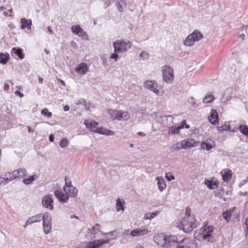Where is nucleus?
<instances>
[{
  "instance_id": "nucleus-43",
  "label": "nucleus",
  "mask_w": 248,
  "mask_h": 248,
  "mask_svg": "<svg viewBox=\"0 0 248 248\" xmlns=\"http://www.w3.org/2000/svg\"><path fill=\"white\" fill-rule=\"evenodd\" d=\"M149 56L148 52L145 51H143L140 53V57L143 60H146L149 58Z\"/></svg>"
},
{
  "instance_id": "nucleus-1",
  "label": "nucleus",
  "mask_w": 248,
  "mask_h": 248,
  "mask_svg": "<svg viewBox=\"0 0 248 248\" xmlns=\"http://www.w3.org/2000/svg\"><path fill=\"white\" fill-rule=\"evenodd\" d=\"M154 240L158 245L165 248H169L175 247L177 238L174 235H165L164 233H159L154 236Z\"/></svg>"
},
{
  "instance_id": "nucleus-13",
  "label": "nucleus",
  "mask_w": 248,
  "mask_h": 248,
  "mask_svg": "<svg viewBox=\"0 0 248 248\" xmlns=\"http://www.w3.org/2000/svg\"><path fill=\"white\" fill-rule=\"evenodd\" d=\"M101 226L98 224L96 223L92 229H88V235L91 238L93 239L95 237V235L98 233H103L101 230Z\"/></svg>"
},
{
  "instance_id": "nucleus-48",
  "label": "nucleus",
  "mask_w": 248,
  "mask_h": 248,
  "mask_svg": "<svg viewBox=\"0 0 248 248\" xmlns=\"http://www.w3.org/2000/svg\"><path fill=\"white\" fill-rule=\"evenodd\" d=\"M79 37H81L83 39L87 40L88 38L87 33L82 30V31L78 35Z\"/></svg>"
},
{
  "instance_id": "nucleus-56",
  "label": "nucleus",
  "mask_w": 248,
  "mask_h": 248,
  "mask_svg": "<svg viewBox=\"0 0 248 248\" xmlns=\"http://www.w3.org/2000/svg\"><path fill=\"white\" fill-rule=\"evenodd\" d=\"M102 60V64L104 66H106L108 65L107 63V59L105 56L101 57Z\"/></svg>"
},
{
  "instance_id": "nucleus-33",
  "label": "nucleus",
  "mask_w": 248,
  "mask_h": 248,
  "mask_svg": "<svg viewBox=\"0 0 248 248\" xmlns=\"http://www.w3.org/2000/svg\"><path fill=\"white\" fill-rule=\"evenodd\" d=\"M4 176L7 177V180L8 181L10 182L14 179H16L17 178V176L15 173V170L12 172H7L4 174Z\"/></svg>"
},
{
  "instance_id": "nucleus-57",
  "label": "nucleus",
  "mask_w": 248,
  "mask_h": 248,
  "mask_svg": "<svg viewBox=\"0 0 248 248\" xmlns=\"http://www.w3.org/2000/svg\"><path fill=\"white\" fill-rule=\"evenodd\" d=\"M15 94L17 95V96H19L20 98L23 97L24 96V94L23 93H21L18 90H17L15 92Z\"/></svg>"
},
{
  "instance_id": "nucleus-46",
  "label": "nucleus",
  "mask_w": 248,
  "mask_h": 248,
  "mask_svg": "<svg viewBox=\"0 0 248 248\" xmlns=\"http://www.w3.org/2000/svg\"><path fill=\"white\" fill-rule=\"evenodd\" d=\"M191 212V209L188 207H186V212H185V217H188L189 218L195 217L194 216H190Z\"/></svg>"
},
{
  "instance_id": "nucleus-40",
  "label": "nucleus",
  "mask_w": 248,
  "mask_h": 248,
  "mask_svg": "<svg viewBox=\"0 0 248 248\" xmlns=\"http://www.w3.org/2000/svg\"><path fill=\"white\" fill-rule=\"evenodd\" d=\"M230 124H222L221 126H217V129L219 131H227V130H230V131H232V130L230 129Z\"/></svg>"
},
{
  "instance_id": "nucleus-32",
  "label": "nucleus",
  "mask_w": 248,
  "mask_h": 248,
  "mask_svg": "<svg viewBox=\"0 0 248 248\" xmlns=\"http://www.w3.org/2000/svg\"><path fill=\"white\" fill-rule=\"evenodd\" d=\"M82 29L81 27L78 25H73L71 27V31L72 32L76 35H78L80 31H82Z\"/></svg>"
},
{
  "instance_id": "nucleus-4",
  "label": "nucleus",
  "mask_w": 248,
  "mask_h": 248,
  "mask_svg": "<svg viewBox=\"0 0 248 248\" xmlns=\"http://www.w3.org/2000/svg\"><path fill=\"white\" fill-rule=\"evenodd\" d=\"M108 113L111 118L119 121H126L130 118V115L127 111L109 109L108 110Z\"/></svg>"
},
{
  "instance_id": "nucleus-20",
  "label": "nucleus",
  "mask_w": 248,
  "mask_h": 248,
  "mask_svg": "<svg viewBox=\"0 0 248 248\" xmlns=\"http://www.w3.org/2000/svg\"><path fill=\"white\" fill-rule=\"evenodd\" d=\"M155 83H154L153 81L150 80L146 81L144 83V87L146 89L153 92L154 93L157 94L159 93V90L156 88L157 86H155Z\"/></svg>"
},
{
  "instance_id": "nucleus-16",
  "label": "nucleus",
  "mask_w": 248,
  "mask_h": 248,
  "mask_svg": "<svg viewBox=\"0 0 248 248\" xmlns=\"http://www.w3.org/2000/svg\"><path fill=\"white\" fill-rule=\"evenodd\" d=\"M214 177H212L210 179H205L204 181L205 185L210 189H214L218 186V182L217 181H214Z\"/></svg>"
},
{
  "instance_id": "nucleus-44",
  "label": "nucleus",
  "mask_w": 248,
  "mask_h": 248,
  "mask_svg": "<svg viewBox=\"0 0 248 248\" xmlns=\"http://www.w3.org/2000/svg\"><path fill=\"white\" fill-rule=\"evenodd\" d=\"M104 130H105V128H103V127H96L95 129L93 130V132L94 133H98L99 134L103 135Z\"/></svg>"
},
{
  "instance_id": "nucleus-38",
  "label": "nucleus",
  "mask_w": 248,
  "mask_h": 248,
  "mask_svg": "<svg viewBox=\"0 0 248 248\" xmlns=\"http://www.w3.org/2000/svg\"><path fill=\"white\" fill-rule=\"evenodd\" d=\"M125 5V1L124 0H119L117 1V3H116L117 8L118 10L120 12H122L124 10L123 6Z\"/></svg>"
},
{
  "instance_id": "nucleus-35",
  "label": "nucleus",
  "mask_w": 248,
  "mask_h": 248,
  "mask_svg": "<svg viewBox=\"0 0 248 248\" xmlns=\"http://www.w3.org/2000/svg\"><path fill=\"white\" fill-rule=\"evenodd\" d=\"M43 216V214L40 213L31 217L30 218L32 220V222H33V223L38 222L41 221L42 220Z\"/></svg>"
},
{
  "instance_id": "nucleus-51",
  "label": "nucleus",
  "mask_w": 248,
  "mask_h": 248,
  "mask_svg": "<svg viewBox=\"0 0 248 248\" xmlns=\"http://www.w3.org/2000/svg\"><path fill=\"white\" fill-rule=\"evenodd\" d=\"M9 182L8 181V180H7V177H6L5 176V177H0V186L1 185H5L7 183H8Z\"/></svg>"
},
{
  "instance_id": "nucleus-9",
  "label": "nucleus",
  "mask_w": 248,
  "mask_h": 248,
  "mask_svg": "<svg viewBox=\"0 0 248 248\" xmlns=\"http://www.w3.org/2000/svg\"><path fill=\"white\" fill-rule=\"evenodd\" d=\"M181 144L180 147H179L177 144H174L171 147V149L172 148L178 150H180L181 149H187L191 148L196 146L195 140L192 139H188L184 140L181 142Z\"/></svg>"
},
{
  "instance_id": "nucleus-36",
  "label": "nucleus",
  "mask_w": 248,
  "mask_h": 248,
  "mask_svg": "<svg viewBox=\"0 0 248 248\" xmlns=\"http://www.w3.org/2000/svg\"><path fill=\"white\" fill-rule=\"evenodd\" d=\"M215 97L213 94H207L203 99V102L205 103H210L214 101Z\"/></svg>"
},
{
  "instance_id": "nucleus-5",
  "label": "nucleus",
  "mask_w": 248,
  "mask_h": 248,
  "mask_svg": "<svg viewBox=\"0 0 248 248\" xmlns=\"http://www.w3.org/2000/svg\"><path fill=\"white\" fill-rule=\"evenodd\" d=\"M203 37L202 33L198 30H195L191 34L189 35L184 41L185 45L191 46L194 45L196 41H198Z\"/></svg>"
},
{
  "instance_id": "nucleus-17",
  "label": "nucleus",
  "mask_w": 248,
  "mask_h": 248,
  "mask_svg": "<svg viewBox=\"0 0 248 248\" xmlns=\"http://www.w3.org/2000/svg\"><path fill=\"white\" fill-rule=\"evenodd\" d=\"M63 189L66 194L69 195V197L76 198L78 195V190L73 186H68V187H63Z\"/></svg>"
},
{
  "instance_id": "nucleus-8",
  "label": "nucleus",
  "mask_w": 248,
  "mask_h": 248,
  "mask_svg": "<svg viewBox=\"0 0 248 248\" xmlns=\"http://www.w3.org/2000/svg\"><path fill=\"white\" fill-rule=\"evenodd\" d=\"M129 42L126 43L123 40H117L113 43L114 51L116 53H122L127 50V46Z\"/></svg>"
},
{
  "instance_id": "nucleus-12",
  "label": "nucleus",
  "mask_w": 248,
  "mask_h": 248,
  "mask_svg": "<svg viewBox=\"0 0 248 248\" xmlns=\"http://www.w3.org/2000/svg\"><path fill=\"white\" fill-rule=\"evenodd\" d=\"M54 195L58 200L62 203L67 202L69 198L68 194H64L62 191L59 190L54 191Z\"/></svg>"
},
{
  "instance_id": "nucleus-34",
  "label": "nucleus",
  "mask_w": 248,
  "mask_h": 248,
  "mask_svg": "<svg viewBox=\"0 0 248 248\" xmlns=\"http://www.w3.org/2000/svg\"><path fill=\"white\" fill-rule=\"evenodd\" d=\"M124 202L121 201V200L118 198L116 200V203L117 210L118 211H119L120 210L124 211Z\"/></svg>"
},
{
  "instance_id": "nucleus-26",
  "label": "nucleus",
  "mask_w": 248,
  "mask_h": 248,
  "mask_svg": "<svg viewBox=\"0 0 248 248\" xmlns=\"http://www.w3.org/2000/svg\"><path fill=\"white\" fill-rule=\"evenodd\" d=\"M15 173L17 175V178L20 179L26 176L28 173L25 169L20 168L17 170H15Z\"/></svg>"
},
{
  "instance_id": "nucleus-53",
  "label": "nucleus",
  "mask_w": 248,
  "mask_h": 248,
  "mask_svg": "<svg viewBox=\"0 0 248 248\" xmlns=\"http://www.w3.org/2000/svg\"><path fill=\"white\" fill-rule=\"evenodd\" d=\"M109 239H99V245L100 247L104 244H108L109 243Z\"/></svg>"
},
{
  "instance_id": "nucleus-52",
  "label": "nucleus",
  "mask_w": 248,
  "mask_h": 248,
  "mask_svg": "<svg viewBox=\"0 0 248 248\" xmlns=\"http://www.w3.org/2000/svg\"><path fill=\"white\" fill-rule=\"evenodd\" d=\"M118 53H116L114 51V53H112L110 55V58L112 59H114L115 60V62H116L117 61L118 58Z\"/></svg>"
},
{
  "instance_id": "nucleus-61",
  "label": "nucleus",
  "mask_w": 248,
  "mask_h": 248,
  "mask_svg": "<svg viewBox=\"0 0 248 248\" xmlns=\"http://www.w3.org/2000/svg\"><path fill=\"white\" fill-rule=\"evenodd\" d=\"M3 89L5 91H8L9 89V85L7 83H5L4 84Z\"/></svg>"
},
{
  "instance_id": "nucleus-3",
  "label": "nucleus",
  "mask_w": 248,
  "mask_h": 248,
  "mask_svg": "<svg viewBox=\"0 0 248 248\" xmlns=\"http://www.w3.org/2000/svg\"><path fill=\"white\" fill-rule=\"evenodd\" d=\"M215 230V227L212 225H207L204 224L200 229V232L202 234V237L203 240L206 241L207 242L213 243L212 239L214 236L212 233Z\"/></svg>"
},
{
  "instance_id": "nucleus-15",
  "label": "nucleus",
  "mask_w": 248,
  "mask_h": 248,
  "mask_svg": "<svg viewBox=\"0 0 248 248\" xmlns=\"http://www.w3.org/2000/svg\"><path fill=\"white\" fill-rule=\"evenodd\" d=\"M215 145L214 141L211 139L206 140V141H202L201 144V148L203 150L209 151Z\"/></svg>"
},
{
  "instance_id": "nucleus-30",
  "label": "nucleus",
  "mask_w": 248,
  "mask_h": 248,
  "mask_svg": "<svg viewBox=\"0 0 248 248\" xmlns=\"http://www.w3.org/2000/svg\"><path fill=\"white\" fill-rule=\"evenodd\" d=\"M180 128L179 126H172L169 128L168 133L170 135L178 134L180 133Z\"/></svg>"
},
{
  "instance_id": "nucleus-22",
  "label": "nucleus",
  "mask_w": 248,
  "mask_h": 248,
  "mask_svg": "<svg viewBox=\"0 0 248 248\" xmlns=\"http://www.w3.org/2000/svg\"><path fill=\"white\" fill-rule=\"evenodd\" d=\"M84 124L86 125L87 128L90 129L93 132V130H94L98 124V123L94 121H89L88 120L84 121Z\"/></svg>"
},
{
  "instance_id": "nucleus-47",
  "label": "nucleus",
  "mask_w": 248,
  "mask_h": 248,
  "mask_svg": "<svg viewBox=\"0 0 248 248\" xmlns=\"http://www.w3.org/2000/svg\"><path fill=\"white\" fill-rule=\"evenodd\" d=\"M165 177L169 181L173 180L175 179L174 176L172 175L171 172H167L165 174Z\"/></svg>"
},
{
  "instance_id": "nucleus-29",
  "label": "nucleus",
  "mask_w": 248,
  "mask_h": 248,
  "mask_svg": "<svg viewBox=\"0 0 248 248\" xmlns=\"http://www.w3.org/2000/svg\"><path fill=\"white\" fill-rule=\"evenodd\" d=\"M239 131L248 138V126L246 124H240L238 127Z\"/></svg>"
},
{
  "instance_id": "nucleus-54",
  "label": "nucleus",
  "mask_w": 248,
  "mask_h": 248,
  "mask_svg": "<svg viewBox=\"0 0 248 248\" xmlns=\"http://www.w3.org/2000/svg\"><path fill=\"white\" fill-rule=\"evenodd\" d=\"M106 234L108 235L111 236L116 237L117 235V232L116 231H113L108 233H106Z\"/></svg>"
},
{
  "instance_id": "nucleus-27",
  "label": "nucleus",
  "mask_w": 248,
  "mask_h": 248,
  "mask_svg": "<svg viewBox=\"0 0 248 248\" xmlns=\"http://www.w3.org/2000/svg\"><path fill=\"white\" fill-rule=\"evenodd\" d=\"M100 247L99 240H97L88 242L85 248H98Z\"/></svg>"
},
{
  "instance_id": "nucleus-41",
  "label": "nucleus",
  "mask_w": 248,
  "mask_h": 248,
  "mask_svg": "<svg viewBox=\"0 0 248 248\" xmlns=\"http://www.w3.org/2000/svg\"><path fill=\"white\" fill-rule=\"evenodd\" d=\"M68 145V140L66 138H62L59 143V145L62 148H65Z\"/></svg>"
},
{
  "instance_id": "nucleus-6",
  "label": "nucleus",
  "mask_w": 248,
  "mask_h": 248,
  "mask_svg": "<svg viewBox=\"0 0 248 248\" xmlns=\"http://www.w3.org/2000/svg\"><path fill=\"white\" fill-rule=\"evenodd\" d=\"M42 220H43L44 232L46 234H48L52 229V217L51 214L47 212H45L43 214Z\"/></svg>"
},
{
  "instance_id": "nucleus-64",
  "label": "nucleus",
  "mask_w": 248,
  "mask_h": 248,
  "mask_svg": "<svg viewBox=\"0 0 248 248\" xmlns=\"http://www.w3.org/2000/svg\"><path fill=\"white\" fill-rule=\"evenodd\" d=\"M244 224L246 226H248V217L246 218Z\"/></svg>"
},
{
  "instance_id": "nucleus-23",
  "label": "nucleus",
  "mask_w": 248,
  "mask_h": 248,
  "mask_svg": "<svg viewBox=\"0 0 248 248\" xmlns=\"http://www.w3.org/2000/svg\"><path fill=\"white\" fill-rule=\"evenodd\" d=\"M12 51L18 57L19 59L22 60L24 58V54L23 50L20 47H14L12 49Z\"/></svg>"
},
{
  "instance_id": "nucleus-14",
  "label": "nucleus",
  "mask_w": 248,
  "mask_h": 248,
  "mask_svg": "<svg viewBox=\"0 0 248 248\" xmlns=\"http://www.w3.org/2000/svg\"><path fill=\"white\" fill-rule=\"evenodd\" d=\"M208 119L210 123L212 124L216 125L218 123V115L217 110L215 109H211Z\"/></svg>"
},
{
  "instance_id": "nucleus-10",
  "label": "nucleus",
  "mask_w": 248,
  "mask_h": 248,
  "mask_svg": "<svg viewBox=\"0 0 248 248\" xmlns=\"http://www.w3.org/2000/svg\"><path fill=\"white\" fill-rule=\"evenodd\" d=\"M175 246V248H195L192 240L188 237H185L180 242L177 241Z\"/></svg>"
},
{
  "instance_id": "nucleus-2",
  "label": "nucleus",
  "mask_w": 248,
  "mask_h": 248,
  "mask_svg": "<svg viewBox=\"0 0 248 248\" xmlns=\"http://www.w3.org/2000/svg\"><path fill=\"white\" fill-rule=\"evenodd\" d=\"M199 222L195 217H184L181 223L177 226L180 230H183L185 233H190L193 229L196 228Z\"/></svg>"
},
{
  "instance_id": "nucleus-21",
  "label": "nucleus",
  "mask_w": 248,
  "mask_h": 248,
  "mask_svg": "<svg viewBox=\"0 0 248 248\" xmlns=\"http://www.w3.org/2000/svg\"><path fill=\"white\" fill-rule=\"evenodd\" d=\"M21 26L20 28L22 30L27 29L30 30L31 29V26L32 24L31 20L30 19H27L25 18H22L20 19Z\"/></svg>"
},
{
  "instance_id": "nucleus-62",
  "label": "nucleus",
  "mask_w": 248,
  "mask_h": 248,
  "mask_svg": "<svg viewBox=\"0 0 248 248\" xmlns=\"http://www.w3.org/2000/svg\"><path fill=\"white\" fill-rule=\"evenodd\" d=\"M69 106L68 105H66L63 107V110L64 111H67L69 110Z\"/></svg>"
},
{
  "instance_id": "nucleus-19",
  "label": "nucleus",
  "mask_w": 248,
  "mask_h": 248,
  "mask_svg": "<svg viewBox=\"0 0 248 248\" xmlns=\"http://www.w3.org/2000/svg\"><path fill=\"white\" fill-rule=\"evenodd\" d=\"M148 230L145 228H138L132 230L130 232V235L133 237L141 236L147 234L148 232Z\"/></svg>"
},
{
  "instance_id": "nucleus-31",
  "label": "nucleus",
  "mask_w": 248,
  "mask_h": 248,
  "mask_svg": "<svg viewBox=\"0 0 248 248\" xmlns=\"http://www.w3.org/2000/svg\"><path fill=\"white\" fill-rule=\"evenodd\" d=\"M232 176L231 170H229L222 174V180L224 182H228L231 179Z\"/></svg>"
},
{
  "instance_id": "nucleus-18",
  "label": "nucleus",
  "mask_w": 248,
  "mask_h": 248,
  "mask_svg": "<svg viewBox=\"0 0 248 248\" xmlns=\"http://www.w3.org/2000/svg\"><path fill=\"white\" fill-rule=\"evenodd\" d=\"M89 67L88 65L86 63H81L78 64L77 67L75 68L76 72L82 75H85L88 71Z\"/></svg>"
},
{
  "instance_id": "nucleus-37",
  "label": "nucleus",
  "mask_w": 248,
  "mask_h": 248,
  "mask_svg": "<svg viewBox=\"0 0 248 248\" xmlns=\"http://www.w3.org/2000/svg\"><path fill=\"white\" fill-rule=\"evenodd\" d=\"M77 105H83L84 107V108L88 110L89 105H88L87 103L86 102V101L85 99L81 98L77 101V102L76 103Z\"/></svg>"
},
{
  "instance_id": "nucleus-42",
  "label": "nucleus",
  "mask_w": 248,
  "mask_h": 248,
  "mask_svg": "<svg viewBox=\"0 0 248 248\" xmlns=\"http://www.w3.org/2000/svg\"><path fill=\"white\" fill-rule=\"evenodd\" d=\"M41 114L48 118L51 117L52 115V113L49 111L48 109L46 108H45L42 109Z\"/></svg>"
},
{
  "instance_id": "nucleus-60",
  "label": "nucleus",
  "mask_w": 248,
  "mask_h": 248,
  "mask_svg": "<svg viewBox=\"0 0 248 248\" xmlns=\"http://www.w3.org/2000/svg\"><path fill=\"white\" fill-rule=\"evenodd\" d=\"M224 193V190L223 189L219 190L217 195H216V196H222Z\"/></svg>"
},
{
  "instance_id": "nucleus-7",
  "label": "nucleus",
  "mask_w": 248,
  "mask_h": 248,
  "mask_svg": "<svg viewBox=\"0 0 248 248\" xmlns=\"http://www.w3.org/2000/svg\"><path fill=\"white\" fill-rule=\"evenodd\" d=\"M163 80L167 83H171L173 79V69L168 65H164L162 69Z\"/></svg>"
},
{
  "instance_id": "nucleus-39",
  "label": "nucleus",
  "mask_w": 248,
  "mask_h": 248,
  "mask_svg": "<svg viewBox=\"0 0 248 248\" xmlns=\"http://www.w3.org/2000/svg\"><path fill=\"white\" fill-rule=\"evenodd\" d=\"M232 215V212L231 210H227L223 212L222 216L224 219H225L227 222H229L230 217Z\"/></svg>"
},
{
  "instance_id": "nucleus-11",
  "label": "nucleus",
  "mask_w": 248,
  "mask_h": 248,
  "mask_svg": "<svg viewBox=\"0 0 248 248\" xmlns=\"http://www.w3.org/2000/svg\"><path fill=\"white\" fill-rule=\"evenodd\" d=\"M54 201L51 195H46L42 200L43 206L46 209L52 210L54 209Z\"/></svg>"
},
{
  "instance_id": "nucleus-28",
  "label": "nucleus",
  "mask_w": 248,
  "mask_h": 248,
  "mask_svg": "<svg viewBox=\"0 0 248 248\" xmlns=\"http://www.w3.org/2000/svg\"><path fill=\"white\" fill-rule=\"evenodd\" d=\"M38 176L36 175H32L29 176L27 178H25L23 180V183L26 185H29L32 183V182L38 178Z\"/></svg>"
},
{
  "instance_id": "nucleus-63",
  "label": "nucleus",
  "mask_w": 248,
  "mask_h": 248,
  "mask_svg": "<svg viewBox=\"0 0 248 248\" xmlns=\"http://www.w3.org/2000/svg\"><path fill=\"white\" fill-rule=\"evenodd\" d=\"M26 224H27L28 225H30V224H31L33 223V222H32V220H31V219L30 218V217H29L27 220V221H26Z\"/></svg>"
},
{
  "instance_id": "nucleus-58",
  "label": "nucleus",
  "mask_w": 248,
  "mask_h": 248,
  "mask_svg": "<svg viewBox=\"0 0 248 248\" xmlns=\"http://www.w3.org/2000/svg\"><path fill=\"white\" fill-rule=\"evenodd\" d=\"M103 1L106 5L105 8H107L110 5L111 0H103Z\"/></svg>"
},
{
  "instance_id": "nucleus-50",
  "label": "nucleus",
  "mask_w": 248,
  "mask_h": 248,
  "mask_svg": "<svg viewBox=\"0 0 248 248\" xmlns=\"http://www.w3.org/2000/svg\"><path fill=\"white\" fill-rule=\"evenodd\" d=\"M115 133L110 130L105 128L104 134L107 136H111L114 135Z\"/></svg>"
},
{
  "instance_id": "nucleus-45",
  "label": "nucleus",
  "mask_w": 248,
  "mask_h": 248,
  "mask_svg": "<svg viewBox=\"0 0 248 248\" xmlns=\"http://www.w3.org/2000/svg\"><path fill=\"white\" fill-rule=\"evenodd\" d=\"M179 127L180 128V129H183L184 128H186V129H188L189 128V125L186 124V120H183L181 124L178 125Z\"/></svg>"
},
{
  "instance_id": "nucleus-24",
  "label": "nucleus",
  "mask_w": 248,
  "mask_h": 248,
  "mask_svg": "<svg viewBox=\"0 0 248 248\" xmlns=\"http://www.w3.org/2000/svg\"><path fill=\"white\" fill-rule=\"evenodd\" d=\"M156 179L157 180V185L159 190L162 192L166 188L165 181L162 177H157Z\"/></svg>"
},
{
  "instance_id": "nucleus-59",
  "label": "nucleus",
  "mask_w": 248,
  "mask_h": 248,
  "mask_svg": "<svg viewBox=\"0 0 248 248\" xmlns=\"http://www.w3.org/2000/svg\"><path fill=\"white\" fill-rule=\"evenodd\" d=\"M54 136L53 134H51L49 136V140L50 141V142H53L54 141Z\"/></svg>"
},
{
  "instance_id": "nucleus-55",
  "label": "nucleus",
  "mask_w": 248,
  "mask_h": 248,
  "mask_svg": "<svg viewBox=\"0 0 248 248\" xmlns=\"http://www.w3.org/2000/svg\"><path fill=\"white\" fill-rule=\"evenodd\" d=\"M158 214L159 212L156 211L153 213H148L147 215H150V217L151 216L152 218H153L154 217H156Z\"/></svg>"
},
{
  "instance_id": "nucleus-25",
  "label": "nucleus",
  "mask_w": 248,
  "mask_h": 248,
  "mask_svg": "<svg viewBox=\"0 0 248 248\" xmlns=\"http://www.w3.org/2000/svg\"><path fill=\"white\" fill-rule=\"evenodd\" d=\"M10 58V55L7 53H0V63L6 64Z\"/></svg>"
},
{
  "instance_id": "nucleus-49",
  "label": "nucleus",
  "mask_w": 248,
  "mask_h": 248,
  "mask_svg": "<svg viewBox=\"0 0 248 248\" xmlns=\"http://www.w3.org/2000/svg\"><path fill=\"white\" fill-rule=\"evenodd\" d=\"M64 180H65V186L63 187H68V186H72L71 184V181L70 180V178H68L67 177H65Z\"/></svg>"
}]
</instances>
